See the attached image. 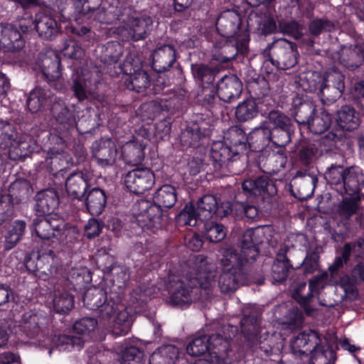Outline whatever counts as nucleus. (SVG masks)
I'll return each instance as SVG.
<instances>
[{"instance_id":"nucleus-7","label":"nucleus","mask_w":364,"mask_h":364,"mask_svg":"<svg viewBox=\"0 0 364 364\" xmlns=\"http://www.w3.org/2000/svg\"><path fill=\"white\" fill-rule=\"evenodd\" d=\"M155 183L154 173L149 168L134 169L126 175L124 183L132 193L142 194L151 189Z\"/></svg>"},{"instance_id":"nucleus-51","label":"nucleus","mask_w":364,"mask_h":364,"mask_svg":"<svg viewBox=\"0 0 364 364\" xmlns=\"http://www.w3.org/2000/svg\"><path fill=\"white\" fill-rule=\"evenodd\" d=\"M122 53L123 48L119 43L109 42L107 44L101 55L102 61L110 65L116 63L118 62Z\"/></svg>"},{"instance_id":"nucleus-54","label":"nucleus","mask_w":364,"mask_h":364,"mask_svg":"<svg viewBox=\"0 0 364 364\" xmlns=\"http://www.w3.org/2000/svg\"><path fill=\"white\" fill-rule=\"evenodd\" d=\"M33 256L37 259L36 268L38 269H48L50 274L53 272L51 266L55 263V255L50 250H38Z\"/></svg>"},{"instance_id":"nucleus-8","label":"nucleus","mask_w":364,"mask_h":364,"mask_svg":"<svg viewBox=\"0 0 364 364\" xmlns=\"http://www.w3.org/2000/svg\"><path fill=\"white\" fill-rule=\"evenodd\" d=\"M94 157L102 166H112L114 164L117 150L114 142L109 138H102L92 145Z\"/></svg>"},{"instance_id":"nucleus-19","label":"nucleus","mask_w":364,"mask_h":364,"mask_svg":"<svg viewBox=\"0 0 364 364\" xmlns=\"http://www.w3.org/2000/svg\"><path fill=\"white\" fill-rule=\"evenodd\" d=\"M262 232L260 228L249 229L242 235V252L245 260H255L259 255L257 245L262 242Z\"/></svg>"},{"instance_id":"nucleus-9","label":"nucleus","mask_w":364,"mask_h":364,"mask_svg":"<svg viewBox=\"0 0 364 364\" xmlns=\"http://www.w3.org/2000/svg\"><path fill=\"white\" fill-rule=\"evenodd\" d=\"M151 26V18L149 16H142L130 20L127 27L122 26L119 29V33L127 39L139 41L146 38Z\"/></svg>"},{"instance_id":"nucleus-36","label":"nucleus","mask_w":364,"mask_h":364,"mask_svg":"<svg viewBox=\"0 0 364 364\" xmlns=\"http://www.w3.org/2000/svg\"><path fill=\"white\" fill-rule=\"evenodd\" d=\"M177 196L176 189L171 185H164L157 190L154 196V203L159 208H171L176 202Z\"/></svg>"},{"instance_id":"nucleus-62","label":"nucleus","mask_w":364,"mask_h":364,"mask_svg":"<svg viewBox=\"0 0 364 364\" xmlns=\"http://www.w3.org/2000/svg\"><path fill=\"white\" fill-rule=\"evenodd\" d=\"M269 122L274 128L284 130L289 126L290 119L279 111H272L269 114Z\"/></svg>"},{"instance_id":"nucleus-44","label":"nucleus","mask_w":364,"mask_h":364,"mask_svg":"<svg viewBox=\"0 0 364 364\" xmlns=\"http://www.w3.org/2000/svg\"><path fill=\"white\" fill-rule=\"evenodd\" d=\"M26 230V223L22 220H16L9 228L5 238V248H13L21 239Z\"/></svg>"},{"instance_id":"nucleus-24","label":"nucleus","mask_w":364,"mask_h":364,"mask_svg":"<svg viewBox=\"0 0 364 364\" xmlns=\"http://www.w3.org/2000/svg\"><path fill=\"white\" fill-rule=\"evenodd\" d=\"M36 210L43 214L52 213L58 206L59 198L54 189H46L36 196Z\"/></svg>"},{"instance_id":"nucleus-50","label":"nucleus","mask_w":364,"mask_h":364,"mask_svg":"<svg viewBox=\"0 0 364 364\" xmlns=\"http://www.w3.org/2000/svg\"><path fill=\"white\" fill-rule=\"evenodd\" d=\"M340 59L346 67L353 69L364 61V52L358 53L357 50L344 48L342 50Z\"/></svg>"},{"instance_id":"nucleus-17","label":"nucleus","mask_w":364,"mask_h":364,"mask_svg":"<svg viewBox=\"0 0 364 364\" xmlns=\"http://www.w3.org/2000/svg\"><path fill=\"white\" fill-rule=\"evenodd\" d=\"M35 143L32 138L26 134H18L9 146V155L14 161L27 157L34 149Z\"/></svg>"},{"instance_id":"nucleus-25","label":"nucleus","mask_w":364,"mask_h":364,"mask_svg":"<svg viewBox=\"0 0 364 364\" xmlns=\"http://www.w3.org/2000/svg\"><path fill=\"white\" fill-rule=\"evenodd\" d=\"M53 98V95L49 90L36 87L30 92L26 105L31 112L36 113L49 105Z\"/></svg>"},{"instance_id":"nucleus-58","label":"nucleus","mask_w":364,"mask_h":364,"mask_svg":"<svg viewBox=\"0 0 364 364\" xmlns=\"http://www.w3.org/2000/svg\"><path fill=\"white\" fill-rule=\"evenodd\" d=\"M225 144L232 146V149H237V146L243 143L245 139L243 131L236 127H230L225 136Z\"/></svg>"},{"instance_id":"nucleus-63","label":"nucleus","mask_w":364,"mask_h":364,"mask_svg":"<svg viewBox=\"0 0 364 364\" xmlns=\"http://www.w3.org/2000/svg\"><path fill=\"white\" fill-rule=\"evenodd\" d=\"M13 203L10 196L4 195L0 198V225L12 215Z\"/></svg>"},{"instance_id":"nucleus-33","label":"nucleus","mask_w":364,"mask_h":364,"mask_svg":"<svg viewBox=\"0 0 364 364\" xmlns=\"http://www.w3.org/2000/svg\"><path fill=\"white\" fill-rule=\"evenodd\" d=\"M249 139L250 143L256 151L264 150L272 139L270 127L262 125L255 128L250 134Z\"/></svg>"},{"instance_id":"nucleus-30","label":"nucleus","mask_w":364,"mask_h":364,"mask_svg":"<svg viewBox=\"0 0 364 364\" xmlns=\"http://www.w3.org/2000/svg\"><path fill=\"white\" fill-rule=\"evenodd\" d=\"M34 23L38 34L45 39H51L58 33L56 21L50 15L38 14Z\"/></svg>"},{"instance_id":"nucleus-12","label":"nucleus","mask_w":364,"mask_h":364,"mask_svg":"<svg viewBox=\"0 0 364 364\" xmlns=\"http://www.w3.org/2000/svg\"><path fill=\"white\" fill-rule=\"evenodd\" d=\"M321 335L316 331H309L299 333L291 341V348L294 354L299 355H309L313 350V347L321 343Z\"/></svg>"},{"instance_id":"nucleus-43","label":"nucleus","mask_w":364,"mask_h":364,"mask_svg":"<svg viewBox=\"0 0 364 364\" xmlns=\"http://www.w3.org/2000/svg\"><path fill=\"white\" fill-rule=\"evenodd\" d=\"M54 310L58 313H67L74 306V299L65 291L57 290L54 292L53 299Z\"/></svg>"},{"instance_id":"nucleus-31","label":"nucleus","mask_w":364,"mask_h":364,"mask_svg":"<svg viewBox=\"0 0 364 364\" xmlns=\"http://www.w3.org/2000/svg\"><path fill=\"white\" fill-rule=\"evenodd\" d=\"M178 353V349L174 346H163L151 354L149 364H174Z\"/></svg>"},{"instance_id":"nucleus-13","label":"nucleus","mask_w":364,"mask_h":364,"mask_svg":"<svg viewBox=\"0 0 364 364\" xmlns=\"http://www.w3.org/2000/svg\"><path fill=\"white\" fill-rule=\"evenodd\" d=\"M242 90V85L235 75H225L218 82L217 93L224 102H231L237 99Z\"/></svg>"},{"instance_id":"nucleus-64","label":"nucleus","mask_w":364,"mask_h":364,"mask_svg":"<svg viewBox=\"0 0 364 364\" xmlns=\"http://www.w3.org/2000/svg\"><path fill=\"white\" fill-rule=\"evenodd\" d=\"M97 321L94 318H84L75 323L73 329L77 334H86L95 330Z\"/></svg>"},{"instance_id":"nucleus-18","label":"nucleus","mask_w":364,"mask_h":364,"mask_svg":"<svg viewBox=\"0 0 364 364\" xmlns=\"http://www.w3.org/2000/svg\"><path fill=\"white\" fill-rule=\"evenodd\" d=\"M92 175L89 173H73L68 177L65 183L68 194L73 198L80 199L89 187Z\"/></svg>"},{"instance_id":"nucleus-60","label":"nucleus","mask_w":364,"mask_h":364,"mask_svg":"<svg viewBox=\"0 0 364 364\" xmlns=\"http://www.w3.org/2000/svg\"><path fill=\"white\" fill-rule=\"evenodd\" d=\"M268 14H265L263 17H259L257 20L258 31L264 35L273 33L276 28V23L273 17L271 16L270 12Z\"/></svg>"},{"instance_id":"nucleus-53","label":"nucleus","mask_w":364,"mask_h":364,"mask_svg":"<svg viewBox=\"0 0 364 364\" xmlns=\"http://www.w3.org/2000/svg\"><path fill=\"white\" fill-rule=\"evenodd\" d=\"M61 52L68 58L75 60L81 59L85 54V51L81 46L75 40L66 39L61 48Z\"/></svg>"},{"instance_id":"nucleus-45","label":"nucleus","mask_w":364,"mask_h":364,"mask_svg":"<svg viewBox=\"0 0 364 364\" xmlns=\"http://www.w3.org/2000/svg\"><path fill=\"white\" fill-rule=\"evenodd\" d=\"M31 193V189L29 183L25 180H16L13 182L9 188V194L6 196H10L11 200L14 202L20 201L23 199L27 198Z\"/></svg>"},{"instance_id":"nucleus-5","label":"nucleus","mask_w":364,"mask_h":364,"mask_svg":"<svg viewBox=\"0 0 364 364\" xmlns=\"http://www.w3.org/2000/svg\"><path fill=\"white\" fill-rule=\"evenodd\" d=\"M270 60L278 68L287 70L294 67L297 62V51L294 43L279 39L272 43Z\"/></svg>"},{"instance_id":"nucleus-23","label":"nucleus","mask_w":364,"mask_h":364,"mask_svg":"<svg viewBox=\"0 0 364 364\" xmlns=\"http://www.w3.org/2000/svg\"><path fill=\"white\" fill-rule=\"evenodd\" d=\"M240 27V18L238 14L232 11H224L218 18L216 28L220 34L224 37L233 36Z\"/></svg>"},{"instance_id":"nucleus-38","label":"nucleus","mask_w":364,"mask_h":364,"mask_svg":"<svg viewBox=\"0 0 364 364\" xmlns=\"http://www.w3.org/2000/svg\"><path fill=\"white\" fill-rule=\"evenodd\" d=\"M231 336H225V338H223L218 334L212 335L211 336H208L209 338V346L210 348V356L211 357V360H209V363L211 364H218L220 359V353L222 352H225L229 346L228 344V338H230Z\"/></svg>"},{"instance_id":"nucleus-14","label":"nucleus","mask_w":364,"mask_h":364,"mask_svg":"<svg viewBox=\"0 0 364 364\" xmlns=\"http://www.w3.org/2000/svg\"><path fill=\"white\" fill-rule=\"evenodd\" d=\"M344 77L338 72L327 74L325 85H320V92L322 97L328 101H335L341 96L344 90Z\"/></svg>"},{"instance_id":"nucleus-49","label":"nucleus","mask_w":364,"mask_h":364,"mask_svg":"<svg viewBox=\"0 0 364 364\" xmlns=\"http://www.w3.org/2000/svg\"><path fill=\"white\" fill-rule=\"evenodd\" d=\"M257 106L255 100L248 99L240 103L235 112L236 117L240 121H247L257 114Z\"/></svg>"},{"instance_id":"nucleus-37","label":"nucleus","mask_w":364,"mask_h":364,"mask_svg":"<svg viewBox=\"0 0 364 364\" xmlns=\"http://www.w3.org/2000/svg\"><path fill=\"white\" fill-rule=\"evenodd\" d=\"M301 123H306L311 132L320 134L329 128L331 124V116L326 110H322L313 118H308L306 121L303 120Z\"/></svg>"},{"instance_id":"nucleus-29","label":"nucleus","mask_w":364,"mask_h":364,"mask_svg":"<svg viewBox=\"0 0 364 364\" xmlns=\"http://www.w3.org/2000/svg\"><path fill=\"white\" fill-rule=\"evenodd\" d=\"M322 342L317 346L313 347V350L310 352L311 364H331L335 361V353L329 347L328 340L325 336H320Z\"/></svg>"},{"instance_id":"nucleus-1","label":"nucleus","mask_w":364,"mask_h":364,"mask_svg":"<svg viewBox=\"0 0 364 364\" xmlns=\"http://www.w3.org/2000/svg\"><path fill=\"white\" fill-rule=\"evenodd\" d=\"M216 267L206 257L198 255L188 266L182 279L178 281L171 295V302L176 306H183L196 300L193 290L198 286L209 289L215 286Z\"/></svg>"},{"instance_id":"nucleus-10","label":"nucleus","mask_w":364,"mask_h":364,"mask_svg":"<svg viewBox=\"0 0 364 364\" xmlns=\"http://www.w3.org/2000/svg\"><path fill=\"white\" fill-rule=\"evenodd\" d=\"M73 78V90L79 101L87 97V95L91 92L92 85H95L98 81L97 70L90 73L85 69L82 70L81 75L77 72L74 73Z\"/></svg>"},{"instance_id":"nucleus-2","label":"nucleus","mask_w":364,"mask_h":364,"mask_svg":"<svg viewBox=\"0 0 364 364\" xmlns=\"http://www.w3.org/2000/svg\"><path fill=\"white\" fill-rule=\"evenodd\" d=\"M231 211L230 202L224 201L219 203L215 196L205 195L198 201L196 209L186 205L181 212L180 218L184 220L185 224L194 226L197 218L202 220L210 219L214 216L223 218Z\"/></svg>"},{"instance_id":"nucleus-40","label":"nucleus","mask_w":364,"mask_h":364,"mask_svg":"<svg viewBox=\"0 0 364 364\" xmlns=\"http://www.w3.org/2000/svg\"><path fill=\"white\" fill-rule=\"evenodd\" d=\"M323 77L315 71L309 70L301 73L296 80V83L306 92H313L320 86Z\"/></svg>"},{"instance_id":"nucleus-41","label":"nucleus","mask_w":364,"mask_h":364,"mask_svg":"<svg viewBox=\"0 0 364 364\" xmlns=\"http://www.w3.org/2000/svg\"><path fill=\"white\" fill-rule=\"evenodd\" d=\"M107 296V293L103 289L92 287L85 291L82 301L87 309L95 311L102 306V304L105 302Z\"/></svg>"},{"instance_id":"nucleus-27","label":"nucleus","mask_w":364,"mask_h":364,"mask_svg":"<svg viewBox=\"0 0 364 364\" xmlns=\"http://www.w3.org/2000/svg\"><path fill=\"white\" fill-rule=\"evenodd\" d=\"M289 247L287 246L281 248L272 266V277L276 282L284 281L288 276L289 270L292 268L289 260L286 256Z\"/></svg>"},{"instance_id":"nucleus-32","label":"nucleus","mask_w":364,"mask_h":364,"mask_svg":"<svg viewBox=\"0 0 364 364\" xmlns=\"http://www.w3.org/2000/svg\"><path fill=\"white\" fill-rule=\"evenodd\" d=\"M243 279V274L239 272H230L222 269L218 279V287L223 293H230L235 291Z\"/></svg>"},{"instance_id":"nucleus-21","label":"nucleus","mask_w":364,"mask_h":364,"mask_svg":"<svg viewBox=\"0 0 364 364\" xmlns=\"http://www.w3.org/2000/svg\"><path fill=\"white\" fill-rule=\"evenodd\" d=\"M237 149H232L223 141H215L211 146V156L219 168L227 166L230 161L235 160L238 156Z\"/></svg>"},{"instance_id":"nucleus-6","label":"nucleus","mask_w":364,"mask_h":364,"mask_svg":"<svg viewBox=\"0 0 364 364\" xmlns=\"http://www.w3.org/2000/svg\"><path fill=\"white\" fill-rule=\"evenodd\" d=\"M33 228L37 236L43 240H50L55 237L59 241L65 238L67 230L60 220L53 217H41L33 222Z\"/></svg>"},{"instance_id":"nucleus-20","label":"nucleus","mask_w":364,"mask_h":364,"mask_svg":"<svg viewBox=\"0 0 364 364\" xmlns=\"http://www.w3.org/2000/svg\"><path fill=\"white\" fill-rule=\"evenodd\" d=\"M38 65L48 80L53 81L60 77V59L55 51L48 50L45 53L41 54Z\"/></svg>"},{"instance_id":"nucleus-4","label":"nucleus","mask_w":364,"mask_h":364,"mask_svg":"<svg viewBox=\"0 0 364 364\" xmlns=\"http://www.w3.org/2000/svg\"><path fill=\"white\" fill-rule=\"evenodd\" d=\"M132 213L138 224L142 228H159L161 223V208L154 202L141 199L132 207Z\"/></svg>"},{"instance_id":"nucleus-26","label":"nucleus","mask_w":364,"mask_h":364,"mask_svg":"<svg viewBox=\"0 0 364 364\" xmlns=\"http://www.w3.org/2000/svg\"><path fill=\"white\" fill-rule=\"evenodd\" d=\"M364 186V175L358 167L346 169L343 186L344 193L350 196L357 193Z\"/></svg>"},{"instance_id":"nucleus-57","label":"nucleus","mask_w":364,"mask_h":364,"mask_svg":"<svg viewBox=\"0 0 364 364\" xmlns=\"http://www.w3.org/2000/svg\"><path fill=\"white\" fill-rule=\"evenodd\" d=\"M346 169L341 165H331L325 172L324 176L326 181L331 184H340L343 183Z\"/></svg>"},{"instance_id":"nucleus-3","label":"nucleus","mask_w":364,"mask_h":364,"mask_svg":"<svg viewBox=\"0 0 364 364\" xmlns=\"http://www.w3.org/2000/svg\"><path fill=\"white\" fill-rule=\"evenodd\" d=\"M132 298V306H125L121 304L117 310L114 324V331L117 334L126 335L129 331L134 314L138 311V307L147 300L146 294L137 290L134 291Z\"/></svg>"},{"instance_id":"nucleus-55","label":"nucleus","mask_w":364,"mask_h":364,"mask_svg":"<svg viewBox=\"0 0 364 364\" xmlns=\"http://www.w3.org/2000/svg\"><path fill=\"white\" fill-rule=\"evenodd\" d=\"M18 134L11 124L0 121V148H9Z\"/></svg>"},{"instance_id":"nucleus-28","label":"nucleus","mask_w":364,"mask_h":364,"mask_svg":"<svg viewBox=\"0 0 364 364\" xmlns=\"http://www.w3.org/2000/svg\"><path fill=\"white\" fill-rule=\"evenodd\" d=\"M153 64L159 71H165L172 67L176 60L175 50L172 46L164 45L152 54Z\"/></svg>"},{"instance_id":"nucleus-16","label":"nucleus","mask_w":364,"mask_h":364,"mask_svg":"<svg viewBox=\"0 0 364 364\" xmlns=\"http://www.w3.org/2000/svg\"><path fill=\"white\" fill-rule=\"evenodd\" d=\"M220 252L223 256L220 260L222 269L230 270V272H239L240 274H243L242 267L247 263L255 261L245 260V257L242 254V250L240 253H238L230 247L224 246L221 247Z\"/></svg>"},{"instance_id":"nucleus-42","label":"nucleus","mask_w":364,"mask_h":364,"mask_svg":"<svg viewBox=\"0 0 364 364\" xmlns=\"http://www.w3.org/2000/svg\"><path fill=\"white\" fill-rule=\"evenodd\" d=\"M24 328L29 337L34 338L43 331L46 318L38 314H26L23 316Z\"/></svg>"},{"instance_id":"nucleus-22","label":"nucleus","mask_w":364,"mask_h":364,"mask_svg":"<svg viewBox=\"0 0 364 364\" xmlns=\"http://www.w3.org/2000/svg\"><path fill=\"white\" fill-rule=\"evenodd\" d=\"M242 191L248 198L267 193L274 195L276 188L272 182L266 178L259 177L257 180H246L242 183Z\"/></svg>"},{"instance_id":"nucleus-11","label":"nucleus","mask_w":364,"mask_h":364,"mask_svg":"<svg viewBox=\"0 0 364 364\" xmlns=\"http://www.w3.org/2000/svg\"><path fill=\"white\" fill-rule=\"evenodd\" d=\"M328 274L326 272H322L321 274L316 276L309 281V289L310 292L303 295L300 292L302 289L306 288V284H302L294 293V299L298 301L300 304L304 306V310L308 315L313 313V309L309 306V301L311 297L313 292H318L322 289L328 283Z\"/></svg>"},{"instance_id":"nucleus-46","label":"nucleus","mask_w":364,"mask_h":364,"mask_svg":"<svg viewBox=\"0 0 364 364\" xmlns=\"http://www.w3.org/2000/svg\"><path fill=\"white\" fill-rule=\"evenodd\" d=\"M187 353L196 357L210 352L209 338L208 336H201L193 339L186 348Z\"/></svg>"},{"instance_id":"nucleus-56","label":"nucleus","mask_w":364,"mask_h":364,"mask_svg":"<svg viewBox=\"0 0 364 364\" xmlns=\"http://www.w3.org/2000/svg\"><path fill=\"white\" fill-rule=\"evenodd\" d=\"M141 352L135 346L125 348L119 355V360L122 364H136L141 358Z\"/></svg>"},{"instance_id":"nucleus-59","label":"nucleus","mask_w":364,"mask_h":364,"mask_svg":"<svg viewBox=\"0 0 364 364\" xmlns=\"http://www.w3.org/2000/svg\"><path fill=\"white\" fill-rule=\"evenodd\" d=\"M135 140L132 141H127L124 145V151L128 152L127 156L132 158L136 156L140 158L146 143L143 140L140 141L138 136L134 137Z\"/></svg>"},{"instance_id":"nucleus-48","label":"nucleus","mask_w":364,"mask_h":364,"mask_svg":"<svg viewBox=\"0 0 364 364\" xmlns=\"http://www.w3.org/2000/svg\"><path fill=\"white\" fill-rule=\"evenodd\" d=\"M120 304V299L118 296L109 294L97 309L100 318L104 320L110 318L116 314Z\"/></svg>"},{"instance_id":"nucleus-34","label":"nucleus","mask_w":364,"mask_h":364,"mask_svg":"<svg viewBox=\"0 0 364 364\" xmlns=\"http://www.w3.org/2000/svg\"><path fill=\"white\" fill-rule=\"evenodd\" d=\"M336 122L343 129L351 131L359 125L358 117L355 115V109L348 105L343 106L337 112Z\"/></svg>"},{"instance_id":"nucleus-35","label":"nucleus","mask_w":364,"mask_h":364,"mask_svg":"<svg viewBox=\"0 0 364 364\" xmlns=\"http://www.w3.org/2000/svg\"><path fill=\"white\" fill-rule=\"evenodd\" d=\"M106 204V196L104 191L99 188L92 189L86 198V206L90 214L100 215Z\"/></svg>"},{"instance_id":"nucleus-52","label":"nucleus","mask_w":364,"mask_h":364,"mask_svg":"<svg viewBox=\"0 0 364 364\" xmlns=\"http://www.w3.org/2000/svg\"><path fill=\"white\" fill-rule=\"evenodd\" d=\"M226 235L227 230L221 224L209 223L205 225V235L210 242H220L225 237Z\"/></svg>"},{"instance_id":"nucleus-61","label":"nucleus","mask_w":364,"mask_h":364,"mask_svg":"<svg viewBox=\"0 0 364 364\" xmlns=\"http://www.w3.org/2000/svg\"><path fill=\"white\" fill-rule=\"evenodd\" d=\"M319 255L316 251L308 252L302 262L304 271L306 274H311L318 269Z\"/></svg>"},{"instance_id":"nucleus-39","label":"nucleus","mask_w":364,"mask_h":364,"mask_svg":"<svg viewBox=\"0 0 364 364\" xmlns=\"http://www.w3.org/2000/svg\"><path fill=\"white\" fill-rule=\"evenodd\" d=\"M125 86L130 90L142 92L149 85L148 74L143 70H138L125 79Z\"/></svg>"},{"instance_id":"nucleus-15","label":"nucleus","mask_w":364,"mask_h":364,"mask_svg":"<svg viewBox=\"0 0 364 364\" xmlns=\"http://www.w3.org/2000/svg\"><path fill=\"white\" fill-rule=\"evenodd\" d=\"M25 44L21 32L11 25H0V48L7 51L21 49Z\"/></svg>"},{"instance_id":"nucleus-47","label":"nucleus","mask_w":364,"mask_h":364,"mask_svg":"<svg viewBox=\"0 0 364 364\" xmlns=\"http://www.w3.org/2000/svg\"><path fill=\"white\" fill-rule=\"evenodd\" d=\"M55 344L59 350H79L84 344V340L80 336H69L63 335L58 337Z\"/></svg>"}]
</instances>
